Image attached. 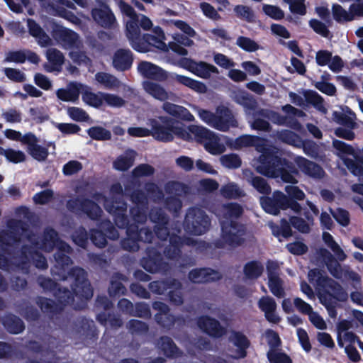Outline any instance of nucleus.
<instances>
[{
    "label": "nucleus",
    "mask_w": 363,
    "mask_h": 363,
    "mask_svg": "<svg viewBox=\"0 0 363 363\" xmlns=\"http://www.w3.org/2000/svg\"><path fill=\"white\" fill-rule=\"evenodd\" d=\"M238 125V121L229 108L222 106L216 108L213 128L226 132L229 130L230 128H236Z\"/></svg>",
    "instance_id": "2eb2a0df"
},
{
    "label": "nucleus",
    "mask_w": 363,
    "mask_h": 363,
    "mask_svg": "<svg viewBox=\"0 0 363 363\" xmlns=\"http://www.w3.org/2000/svg\"><path fill=\"white\" fill-rule=\"evenodd\" d=\"M247 181L254 189L264 196L269 195L272 193V188L267 181L260 176L255 175L252 172H250V176L247 178Z\"/></svg>",
    "instance_id": "37998d69"
},
{
    "label": "nucleus",
    "mask_w": 363,
    "mask_h": 363,
    "mask_svg": "<svg viewBox=\"0 0 363 363\" xmlns=\"http://www.w3.org/2000/svg\"><path fill=\"white\" fill-rule=\"evenodd\" d=\"M100 93L96 94L91 91H85L82 94V100L92 107L99 108L103 104V96Z\"/></svg>",
    "instance_id": "052dcab7"
},
{
    "label": "nucleus",
    "mask_w": 363,
    "mask_h": 363,
    "mask_svg": "<svg viewBox=\"0 0 363 363\" xmlns=\"http://www.w3.org/2000/svg\"><path fill=\"white\" fill-rule=\"evenodd\" d=\"M128 281L125 275L116 272L114 273L110 280V284L108 287V293L110 297L115 298L125 295L127 289L123 284V282Z\"/></svg>",
    "instance_id": "cd10ccee"
},
{
    "label": "nucleus",
    "mask_w": 363,
    "mask_h": 363,
    "mask_svg": "<svg viewBox=\"0 0 363 363\" xmlns=\"http://www.w3.org/2000/svg\"><path fill=\"white\" fill-rule=\"evenodd\" d=\"M133 62V54L129 49H118L113 57V67L119 72L129 70Z\"/></svg>",
    "instance_id": "a878e982"
},
{
    "label": "nucleus",
    "mask_w": 363,
    "mask_h": 363,
    "mask_svg": "<svg viewBox=\"0 0 363 363\" xmlns=\"http://www.w3.org/2000/svg\"><path fill=\"white\" fill-rule=\"evenodd\" d=\"M175 80L178 83L190 88L197 93L204 94L207 91V86L204 83L195 80L189 77L177 74L175 77Z\"/></svg>",
    "instance_id": "c03bdc74"
},
{
    "label": "nucleus",
    "mask_w": 363,
    "mask_h": 363,
    "mask_svg": "<svg viewBox=\"0 0 363 363\" xmlns=\"http://www.w3.org/2000/svg\"><path fill=\"white\" fill-rule=\"evenodd\" d=\"M163 110L177 120L191 122L194 120V116L185 107L165 101L162 106Z\"/></svg>",
    "instance_id": "c756f323"
},
{
    "label": "nucleus",
    "mask_w": 363,
    "mask_h": 363,
    "mask_svg": "<svg viewBox=\"0 0 363 363\" xmlns=\"http://www.w3.org/2000/svg\"><path fill=\"white\" fill-rule=\"evenodd\" d=\"M234 12L235 16L240 19L245 20L248 23H253L255 21V15L253 10L245 5H236L234 7Z\"/></svg>",
    "instance_id": "864d4df0"
},
{
    "label": "nucleus",
    "mask_w": 363,
    "mask_h": 363,
    "mask_svg": "<svg viewBox=\"0 0 363 363\" xmlns=\"http://www.w3.org/2000/svg\"><path fill=\"white\" fill-rule=\"evenodd\" d=\"M86 133L88 135L94 140L104 141L111 139V132L101 126H92Z\"/></svg>",
    "instance_id": "8fccbe9b"
},
{
    "label": "nucleus",
    "mask_w": 363,
    "mask_h": 363,
    "mask_svg": "<svg viewBox=\"0 0 363 363\" xmlns=\"http://www.w3.org/2000/svg\"><path fill=\"white\" fill-rule=\"evenodd\" d=\"M59 240L58 233L54 228H45L41 240V249L47 252H52L57 246Z\"/></svg>",
    "instance_id": "e433bc0d"
},
{
    "label": "nucleus",
    "mask_w": 363,
    "mask_h": 363,
    "mask_svg": "<svg viewBox=\"0 0 363 363\" xmlns=\"http://www.w3.org/2000/svg\"><path fill=\"white\" fill-rule=\"evenodd\" d=\"M233 101L242 106L246 112L254 111L258 104L255 97L245 90H238L234 92Z\"/></svg>",
    "instance_id": "473e14b6"
},
{
    "label": "nucleus",
    "mask_w": 363,
    "mask_h": 363,
    "mask_svg": "<svg viewBox=\"0 0 363 363\" xmlns=\"http://www.w3.org/2000/svg\"><path fill=\"white\" fill-rule=\"evenodd\" d=\"M332 12L333 18L337 23L348 22L352 21L353 20L352 15H351V13H348L340 4H333L332 6Z\"/></svg>",
    "instance_id": "6e6d98bb"
},
{
    "label": "nucleus",
    "mask_w": 363,
    "mask_h": 363,
    "mask_svg": "<svg viewBox=\"0 0 363 363\" xmlns=\"http://www.w3.org/2000/svg\"><path fill=\"white\" fill-rule=\"evenodd\" d=\"M204 147L211 155L221 154L225 150L223 145L219 143L215 135L206 141Z\"/></svg>",
    "instance_id": "69168bd1"
},
{
    "label": "nucleus",
    "mask_w": 363,
    "mask_h": 363,
    "mask_svg": "<svg viewBox=\"0 0 363 363\" xmlns=\"http://www.w3.org/2000/svg\"><path fill=\"white\" fill-rule=\"evenodd\" d=\"M196 324L201 330L213 338H220L227 333V329L217 319L208 315L198 317Z\"/></svg>",
    "instance_id": "ddd939ff"
},
{
    "label": "nucleus",
    "mask_w": 363,
    "mask_h": 363,
    "mask_svg": "<svg viewBox=\"0 0 363 363\" xmlns=\"http://www.w3.org/2000/svg\"><path fill=\"white\" fill-rule=\"evenodd\" d=\"M184 229L193 235H201L208 232L211 220L206 212L196 206L188 208L183 222Z\"/></svg>",
    "instance_id": "39448f33"
},
{
    "label": "nucleus",
    "mask_w": 363,
    "mask_h": 363,
    "mask_svg": "<svg viewBox=\"0 0 363 363\" xmlns=\"http://www.w3.org/2000/svg\"><path fill=\"white\" fill-rule=\"evenodd\" d=\"M96 201H103L104 208L113 217V221L117 227H123L127 224L126 213L127 203L120 197H106L101 192H95L91 195Z\"/></svg>",
    "instance_id": "423d86ee"
},
{
    "label": "nucleus",
    "mask_w": 363,
    "mask_h": 363,
    "mask_svg": "<svg viewBox=\"0 0 363 363\" xmlns=\"http://www.w3.org/2000/svg\"><path fill=\"white\" fill-rule=\"evenodd\" d=\"M9 230L0 233V248L5 255H12V247L19 245L23 236L32 245H38V239L28 224L22 220H11L8 223Z\"/></svg>",
    "instance_id": "20e7f679"
},
{
    "label": "nucleus",
    "mask_w": 363,
    "mask_h": 363,
    "mask_svg": "<svg viewBox=\"0 0 363 363\" xmlns=\"http://www.w3.org/2000/svg\"><path fill=\"white\" fill-rule=\"evenodd\" d=\"M268 286L272 294L277 298L284 297L285 291L283 287V281L280 277H270Z\"/></svg>",
    "instance_id": "bf43d9fd"
},
{
    "label": "nucleus",
    "mask_w": 363,
    "mask_h": 363,
    "mask_svg": "<svg viewBox=\"0 0 363 363\" xmlns=\"http://www.w3.org/2000/svg\"><path fill=\"white\" fill-rule=\"evenodd\" d=\"M68 274L74 279L71 284L72 291L65 289L54 293L57 303L43 296L36 298L35 303L43 313L53 317L60 314L67 306H71L74 309L79 308V306L74 304V296L82 301H86L92 298L93 288L88 279L87 272L83 268L72 269Z\"/></svg>",
    "instance_id": "f257e3e1"
},
{
    "label": "nucleus",
    "mask_w": 363,
    "mask_h": 363,
    "mask_svg": "<svg viewBox=\"0 0 363 363\" xmlns=\"http://www.w3.org/2000/svg\"><path fill=\"white\" fill-rule=\"evenodd\" d=\"M286 194L279 190H275L272 196L265 195L259 199L262 209L268 214L277 216L284 211Z\"/></svg>",
    "instance_id": "f8f14e48"
},
{
    "label": "nucleus",
    "mask_w": 363,
    "mask_h": 363,
    "mask_svg": "<svg viewBox=\"0 0 363 363\" xmlns=\"http://www.w3.org/2000/svg\"><path fill=\"white\" fill-rule=\"evenodd\" d=\"M138 71L144 78L154 81L164 82L168 77L167 72L162 68L147 61L139 62Z\"/></svg>",
    "instance_id": "6ab92c4d"
},
{
    "label": "nucleus",
    "mask_w": 363,
    "mask_h": 363,
    "mask_svg": "<svg viewBox=\"0 0 363 363\" xmlns=\"http://www.w3.org/2000/svg\"><path fill=\"white\" fill-rule=\"evenodd\" d=\"M54 258L55 260V264L54 269H52L53 274H58L60 279L66 280L68 278L72 281L73 279L70 278L68 273L70 269L68 270L69 265L72 263V259L67 254L62 253V252H56L54 254ZM75 267H73L74 269Z\"/></svg>",
    "instance_id": "393cba45"
},
{
    "label": "nucleus",
    "mask_w": 363,
    "mask_h": 363,
    "mask_svg": "<svg viewBox=\"0 0 363 363\" xmlns=\"http://www.w3.org/2000/svg\"><path fill=\"white\" fill-rule=\"evenodd\" d=\"M129 331L133 335H142L147 333L149 330L148 325L137 319H131L128 323Z\"/></svg>",
    "instance_id": "680f3d73"
},
{
    "label": "nucleus",
    "mask_w": 363,
    "mask_h": 363,
    "mask_svg": "<svg viewBox=\"0 0 363 363\" xmlns=\"http://www.w3.org/2000/svg\"><path fill=\"white\" fill-rule=\"evenodd\" d=\"M51 35L56 41L61 43L65 48H78L79 43V35L71 29L55 24L52 27Z\"/></svg>",
    "instance_id": "4468645a"
},
{
    "label": "nucleus",
    "mask_w": 363,
    "mask_h": 363,
    "mask_svg": "<svg viewBox=\"0 0 363 363\" xmlns=\"http://www.w3.org/2000/svg\"><path fill=\"white\" fill-rule=\"evenodd\" d=\"M97 5L98 6L91 10V16L94 21L101 28H114L117 24V20L109 5L105 1H100Z\"/></svg>",
    "instance_id": "9b49d317"
},
{
    "label": "nucleus",
    "mask_w": 363,
    "mask_h": 363,
    "mask_svg": "<svg viewBox=\"0 0 363 363\" xmlns=\"http://www.w3.org/2000/svg\"><path fill=\"white\" fill-rule=\"evenodd\" d=\"M257 305L258 308L264 313L267 321L274 324L281 321V318L276 313L277 303L272 297L269 296H262L258 301Z\"/></svg>",
    "instance_id": "b1692460"
},
{
    "label": "nucleus",
    "mask_w": 363,
    "mask_h": 363,
    "mask_svg": "<svg viewBox=\"0 0 363 363\" xmlns=\"http://www.w3.org/2000/svg\"><path fill=\"white\" fill-rule=\"evenodd\" d=\"M225 220L220 223L221 238L224 242L232 247L241 246L245 242L246 227L238 221L243 214L242 206L238 203H230L224 206Z\"/></svg>",
    "instance_id": "7ed1b4c3"
},
{
    "label": "nucleus",
    "mask_w": 363,
    "mask_h": 363,
    "mask_svg": "<svg viewBox=\"0 0 363 363\" xmlns=\"http://www.w3.org/2000/svg\"><path fill=\"white\" fill-rule=\"evenodd\" d=\"M189 279L195 284H207L215 282L222 279L221 274L209 267L196 268L188 274Z\"/></svg>",
    "instance_id": "a211bd4d"
},
{
    "label": "nucleus",
    "mask_w": 363,
    "mask_h": 363,
    "mask_svg": "<svg viewBox=\"0 0 363 363\" xmlns=\"http://www.w3.org/2000/svg\"><path fill=\"white\" fill-rule=\"evenodd\" d=\"M228 340L237 347L235 355L233 357L235 359H243L247 357V350L250 345V342L245 335L240 331L232 330Z\"/></svg>",
    "instance_id": "bb28decb"
},
{
    "label": "nucleus",
    "mask_w": 363,
    "mask_h": 363,
    "mask_svg": "<svg viewBox=\"0 0 363 363\" xmlns=\"http://www.w3.org/2000/svg\"><path fill=\"white\" fill-rule=\"evenodd\" d=\"M150 220L155 225L169 224V217L160 208H153L149 212Z\"/></svg>",
    "instance_id": "13d9d810"
},
{
    "label": "nucleus",
    "mask_w": 363,
    "mask_h": 363,
    "mask_svg": "<svg viewBox=\"0 0 363 363\" xmlns=\"http://www.w3.org/2000/svg\"><path fill=\"white\" fill-rule=\"evenodd\" d=\"M267 357L270 363H293L290 357L284 352L269 350Z\"/></svg>",
    "instance_id": "774afa93"
},
{
    "label": "nucleus",
    "mask_w": 363,
    "mask_h": 363,
    "mask_svg": "<svg viewBox=\"0 0 363 363\" xmlns=\"http://www.w3.org/2000/svg\"><path fill=\"white\" fill-rule=\"evenodd\" d=\"M127 224L123 227H118L126 230L127 237L121 240V245L124 250L135 252L139 250V239L136 233L135 224H130L128 216L126 214Z\"/></svg>",
    "instance_id": "412c9836"
},
{
    "label": "nucleus",
    "mask_w": 363,
    "mask_h": 363,
    "mask_svg": "<svg viewBox=\"0 0 363 363\" xmlns=\"http://www.w3.org/2000/svg\"><path fill=\"white\" fill-rule=\"evenodd\" d=\"M257 172L269 178L280 179L284 183L295 184L298 170L296 165L286 158L274 152H264L259 157Z\"/></svg>",
    "instance_id": "f03ea898"
},
{
    "label": "nucleus",
    "mask_w": 363,
    "mask_h": 363,
    "mask_svg": "<svg viewBox=\"0 0 363 363\" xmlns=\"http://www.w3.org/2000/svg\"><path fill=\"white\" fill-rule=\"evenodd\" d=\"M264 267L262 264L257 260H252L247 262L243 268L245 276L248 279H256L263 273Z\"/></svg>",
    "instance_id": "49530a36"
},
{
    "label": "nucleus",
    "mask_w": 363,
    "mask_h": 363,
    "mask_svg": "<svg viewBox=\"0 0 363 363\" xmlns=\"http://www.w3.org/2000/svg\"><path fill=\"white\" fill-rule=\"evenodd\" d=\"M18 245L11 249L13 250V254L11 255L13 257H18L22 263H26L30 259H32L33 255L37 250L34 249L32 246L28 245H23L21 248L16 252V249Z\"/></svg>",
    "instance_id": "de8ad7c7"
},
{
    "label": "nucleus",
    "mask_w": 363,
    "mask_h": 363,
    "mask_svg": "<svg viewBox=\"0 0 363 363\" xmlns=\"http://www.w3.org/2000/svg\"><path fill=\"white\" fill-rule=\"evenodd\" d=\"M188 129L194 135L195 139L199 142L206 141L208 139H211V137L214 136L212 131L203 126L190 125L188 126Z\"/></svg>",
    "instance_id": "603ef678"
},
{
    "label": "nucleus",
    "mask_w": 363,
    "mask_h": 363,
    "mask_svg": "<svg viewBox=\"0 0 363 363\" xmlns=\"http://www.w3.org/2000/svg\"><path fill=\"white\" fill-rule=\"evenodd\" d=\"M47 59L51 64L52 70H59L65 62L63 54L56 48H50L47 50Z\"/></svg>",
    "instance_id": "09e8293b"
},
{
    "label": "nucleus",
    "mask_w": 363,
    "mask_h": 363,
    "mask_svg": "<svg viewBox=\"0 0 363 363\" xmlns=\"http://www.w3.org/2000/svg\"><path fill=\"white\" fill-rule=\"evenodd\" d=\"M303 96L308 104L312 105L320 113L323 114L327 113L328 110L324 105V99L318 93L315 91L308 89L304 91Z\"/></svg>",
    "instance_id": "79ce46f5"
},
{
    "label": "nucleus",
    "mask_w": 363,
    "mask_h": 363,
    "mask_svg": "<svg viewBox=\"0 0 363 363\" xmlns=\"http://www.w3.org/2000/svg\"><path fill=\"white\" fill-rule=\"evenodd\" d=\"M29 34L34 37L41 47H47L52 45V40L45 32L41 26L33 19L27 21Z\"/></svg>",
    "instance_id": "7c9ffc66"
},
{
    "label": "nucleus",
    "mask_w": 363,
    "mask_h": 363,
    "mask_svg": "<svg viewBox=\"0 0 363 363\" xmlns=\"http://www.w3.org/2000/svg\"><path fill=\"white\" fill-rule=\"evenodd\" d=\"M145 257L141 259L142 267L150 273H155L164 269L165 262L161 252L156 248L148 247Z\"/></svg>",
    "instance_id": "f3484780"
},
{
    "label": "nucleus",
    "mask_w": 363,
    "mask_h": 363,
    "mask_svg": "<svg viewBox=\"0 0 363 363\" xmlns=\"http://www.w3.org/2000/svg\"><path fill=\"white\" fill-rule=\"evenodd\" d=\"M79 330L86 347H91L96 343L99 338V330L92 320L85 317L82 318L79 320Z\"/></svg>",
    "instance_id": "4be33fe9"
},
{
    "label": "nucleus",
    "mask_w": 363,
    "mask_h": 363,
    "mask_svg": "<svg viewBox=\"0 0 363 363\" xmlns=\"http://www.w3.org/2000/svg\"><path fill=\"white\" fill-rule=\"evenodd\" d=\"M271 229L273 235L277 238H279L281 236L285 239H288L293 235L291 224L290 221H287L285 218H282L280 220V225H272Z\"/></svg>",
    "instance_id": "a18cd8bd"
},
{
    "label": "nucleus",
    "mask_w": 363,
    "mask_h": 363,
    "mask_svg": "<svg viewBox=\"0 0 363 363\" xmlns=\"http://www.w3.org/2000/svg\"><path fill=\"white\" fill-rule=\"evenodd\" d=\"M184 61L187 69L201 78L208 79L211 74L218 73L216 67L206 62H196L190 58H185Z\"/></svg>",
    "instance_id": "aec40b11"
},
{
    "label": "nucleus",
    "mask_w": 363,
    "mask_h": 363,
    "mask_svg": "<svg viewBox=\"0 0 363 363\" xmlns=\"http://www.w3.org/2000/svg\"><path fill=\"white\" fill-rule=\"evenodd\" d=\"M72 238L73 242L79 247L84 249L88 245L89 235L86 230L83 226L79 227L73 232Z\"/></svg>",
    "instance_id": "4d7b16f0"
},
{
    "label": "nucleus",
    "mask_w": 363,
    "mask_h": 363,
    "mask_svg": "<svg viewBox=\"0 0 363 363\" xmlns=\"http://www.w3.org/2000/svg\"><path fill=\"white\" fill-rule=\"evenodd\" d=\"M236 45L249 52H255L259 48V45L255 40L245 36H239L237 38Z\"/></svg>",
    "instance_id": "e2e57ef3"
},
{
    "label": "nucleus",
    "mask_w": 363,
    "mask_h": 363,
    "mask_svg": "<svg viewBox=\"0 0 363 363\" xmlns=\"http://www.w3.org/2000/svg\"><path fill=\"white\" fill-rule=\"evenodd\" d=\"M147 206H135L130 208V214L134 220V223H144L147 220L145 208Z\"/></svg>",
    "instance_id": "338daca9"
},
{
    "label": "nucleus",
    "mask_w": 363,
    "mask_h": 363,
    "mask_svg": "<svg viewBox=\"0 0 363 363\" xmlns=\"http://www.w3.org/2000/svg\"><path fill=\"white\" fill-rule=\"evenodd\" d=\"M66 208L74 214L84 213L92 220H99L103 213L101 208L94 201L81 196L67 200Z\"/></svg>",
    "instance_id": "0eeeda50"
},
{
    "label": "nucleus",
    "mask_w": 363,
    "mask_h": 363,
    "mask_svg": "<svg viewBox=\"0 0 363 363\" xmlns=\"http://www.w3.org/2000/svg\"><path fill=\"white\" fill-rule=\"evenodd\" d=\"M354 159L345 157L342 159L344 164L354 176L363 175V156L358 154L353 155Z\"/></svg>",
    "instance_id": "a19ab883"
},
{
    "label": "nucleus",
    "mask_w": 363,
    "mask_h": 363,
    "mask_svg": "<svg viewBox=\"0 0 363 363\" xmlns=\"http://www.w3.org/2000/svg\"><path fill=\"white\" fill-rule=\"evenodd\" d=\"M281 110L288 116H282L279 113L268 108H259L255 112V115L266 118L278 125H285L287 119H289L290 123L291 122L295 125H299L298 121L295 119L294 117L302 118L306 116V113L302 110L298 109L291 104L282 106Z\"/></svg>",
    "instance_id": "6e6552de"
},
{
    "label": "nucleus",
    "mask_w": 363,
    "mask_h": 363,
    "mask_svg": "<svg viewBox=\"0 0 363 363\" xmlns=\"http://www.w3.org/2000/svg\"><path fill=\"white\" fill-rule=\"evenodd\" d=\"M126 36L135 50L139 52L147 51L145 43L140 38V30L136 21H130L127 23Z\"/></svg>",
    "instance_id": "5701e85b"
},
{
    "label": "nucleus",
    "mask_w": 363,
    "mask_h": 363,
    "mask_svg": "<svg viewBox=\"0 0 363 363\" xmlns=\"http://www.w3.org/2000/svg\"><path fill=\"white\" fill-rule=\"evenodd\" d=\"M295 162L300 171L308 177L315 180H320L326 175L322 166L303 157H297Z\"/></svg>",
    "instance_id": "dca6fc26"
},
{
    "label": "nucleus",
    "mask_w": 363,
    "mask_h": 363,
    "mask_svg": "<svg viewBox=\"0 0 363 363\" xmlns=\"http://www.w3.org/2000/svg\"><path fill=\"white\" fill-rule=\"evenodd\" d=\"M179 317H176L173 314L169 312H167L164 314L162 313H156L155 315V320L156 323L160 325L162 328L166 329H171L176 321L179 319Z\"/></svg>",
    "instance_id": "3c124183"
},
{
    "label": "nucleus",
    "mask_w": 363,
    "mask_h": 363,
    "mask_svg": "<svg viewBox=\"0 0 363 363\" xmlns=\"http://www.w3.org/2000/svg\"><path fill=\"white\" fill-rule=\"evenodd\" d=\"M175 123V119L166 116L150 118L147 122V125L151 127L150 135L156 140L162 143H169L174 140L172 132L173 125Z\"/></svg>",
    "instance_id": "1a4fd4ad"
},
{
    "label": "nucleus",
    "mask_w": 363,
    "mask_h": 363,
    "mask_svg": "<svg viewBox=\"0 0 363 363\" xmlns=\"http://www.w3.org/2000/svg\"><path fill=\"white\" fill-rule=\"evenodd\" d=\"M1 323L6 331L11 334H19L25 330L23 321L12 313L5 315L2 318Z\"/></svg>",
    "instance_id": "72a5a7b5"
},
{
    "label": "nucleus",
    "mask_w": 363,
    "mask_h": 363,
    "mask_svg": "<svg viewBox=\"0 0 363 363\" xmlns=\"http://www.w3.org/2000/svg\"><path fill=\"white\" fill-rule=\"evenodd\" d=\"M320 254L331 275L337 279L340 278L342 274V267L335 257L326 249H321Z\"/></svg>",
    "instance_id": "f704fd0d"
},
{
    "label": "nucleus",
    "mask_w": 363,
    "mask_h": 363,
    "mask_svg": "<svg viewBox=\"0 0 363 363\" xmlns=\"http://www.w3.org/2000/svg\"><path fill=\"white\" fill-rule=\"evenodd\" d=\"M143 88L147 94L157 100L165 101L169 99L167 91L157 83L145 81L143 82Z\"/></svg>",
    "instance_id": "58836bf2"
},
{
    "label": "nucleus",
    "mask_w": 363,
    "mask_h": 363,
    "mask_svg": "<svg viewBox=\"0 0 363 363\" xmlns=\"http://www.w3.org/2000/svg\"><path fill=\"white\" fill-rule=\"evenodd\" d=\"M119 233L113 224L108 219L101 220L97 228L90 231V240L93 245L99 248H104L107 245V239L118 240Z\"/></svg>",
    "instance_id": "9d476101"
},
{
    "label": "nucleus",
    "mask_w": 363,
    "mask_h": 363,
    "mask_svg": "<svg viewBox=\"0 0 363 363\" xmlns=\"http://www.w3.org/2000/svg\"><path fill=\"white\" fill-rule=\"evenodd\" d=\"M220 162L223 166L229 169H238L242 164L240 157L236 154H228L221 156Z\"/></svg>",
    "instance_id": "0e129e2a"
},
{
    "label": "nucleus",
    "mask_w": 363,
    "mask_h": 363,
    "mask_svg": "<svg viewBox=\"0 0 363 363\" xmlns=\"http://www.w3.org/2000/svg\"><path fill=\"white\" fill-rule=\"evenodd\" d=\"M96 81L107 89H116L121 86L120 80L114 75L104 72H99L95 74Z\"/></svg>",
    "instance_id": "ea45409f"
},
{
    "label": "nucleus",
    "mask_w": 363,
    "mask_h": 363,
    "mask_svg": "<svg viewBox=\"0 0 363 363\" xmlns=\"http://www.w3.org/2000/svg\"><path fill=\"white\" fill-rule=\"evenodd\" d=\"M174 286H182L179 281L176 279H163L156 280L149 283V289L154 294L158 295L164 294L168 289H172Z\"/></svg>",
    "instance_id": "c9c22d12"
},
{
    "label": "nucleus",
    "mask_w": 363,
    "mask_h": 363,
    "mask_svg": "<svg viewBox=\"0 0 363 363\" xmlns=\"http://www.w3.org/2000/svg\"><path fill=\"white\" fill-rule=\"evenodd\" d=\"M38 283L39 286L45 291L52 292L53 294L58 290H65L67 287H62L56 281L49 277L39 276L38 278Z\"/></svg>",
    "instance_id": "5fc2aeb1"
},
{
    "label": "nucleus",
    "mask_w": 363,
    "mask_h": 363,
    "mask_svg": "<svg viewBox=\"0 0 363 363\" xmlns=\"http://www.w3.org/2000/svg\"><path fill=\"white\" fill-rule=\"evenodd\" d=\"M185 240L176 234H172L169 237V245L164 248L163 253L169 259H178L182 255V247Z\"/></svg>",
    "instance_id": "c85d7f7f"
},
{
    "label": "nucleus",
    "mask_w": 363,
    "mask_h": 363,
    "mask_svg": "<svg viewBox=\"0 0 363 363\" xmlns=\"http://www.w3.org/2000/svg\"><path fill=\"white\" fill-rule=\"evenodd\" d=\"M160 349L167 358L179 357L181 352L173 340L169 336H162L159 340Z\"/></svg>",
    "instance_id": "4c0bfd02"
},
{
    "label": "nucleus",
    "mask_w": 363,
    "mask_h": 363,
    "mask_svg": "<svg viewBox=\"0 0 363 363\" xmlns=\"http://www.w3.org/2000/svg\"><path fill=\"white\" fill-rule=\"evenodd\" d=\"M82 84L75 82H70L66 89L60 88L57 90V97L62 101L75 102L78 101Z\"/></svg>",
    "instance_id": "2f4dec72"
}]
</instances>
